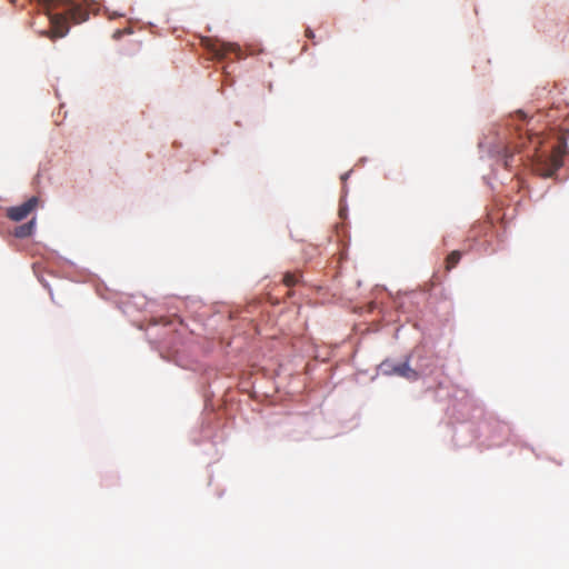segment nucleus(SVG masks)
Here are the masks:
<instances>
[{
	"label": "nucleus",
	"mask_w": 569,
	"mask_h": 569,
	"mask_svg": "<svg viewBox=\"0 0 569 569\" xmlns=\"http://www.w3.org/2000/svg\"><path fill=\"white\" fill-rule=\"evenodd\" d=\"M44 12L54 37H63L69 31V22L81 23L89 18V10L82 2L71 0H29Z\"/></svg>",
	"instance_id": "1"
},
{
	"label": "nucleus",
	"mask_w": 569,
	"mask_h": 569,
	"mask_svg": "<svg viewBox=\"0 0 569 569\" xmlns=\"http://www.w3.org/2000/svg\"><path fill=\"white\" fill-rule=\"evenodd\" d=\"M563 153L562 146L555 147L550 156L537 163V171L545 178L552 177L563 164Z\"/></svg>",
	"instance_id": "2"
},
{
	"label": "nucleus",
	"mask_w": 569,
	"mask_h": 569,
	"mask_svg": "<svg viewBox=\"0 0 569 569\" xmlns=\"http://www.w3.org/2000/svg\"><path fill=\"white\" fill-rule=\"evenodd\" d=\"M206 47L213 54V57L219 60L226 58L228 53H234L238 58H241L242 54L241 48L237 43L232 42L207 40Z\"/></svg>",
	"instance_id": "3"
},
{
	"label": "nucleus",
	"mask_w": 569,
	"mask_h": 569,
	"mask_svg": "<svg viewBox=\"0 0 569 569\" xmlns=\"http://www.w3.org/2000/svg\"><path fill=\"white\" fill-rule=\"evenodd\" d=\"M38 202V197H31L22 204L9 208L7 210V217L13 221H21L37 208Z\"/></svg>",
	"instance_id": "4"
},
{
	"label": "nucleus",
	"mask_w": 569,
	"mask_h": 569,
	"mask_svg": "<svg viewBox=\"0 0 569 569\" xmlns=\"http://www.w3.org/2000/svg\"><path fill=\"white\" fill-rule=\"evenodd\" d=\"M393 372L400 377H403L408 380H416L418 378V373L416 370L411 369L408 363H401L393 368Z\"/></svg>",
	"instance_id": "5"
},
{
	"label": "nucleus",
	"mask_w": 569,
	"mask_h": 569,
	"mask_svg": "<svg viewBox=\"0 0 569 569\" xmlns=\"http://www.w3.org/2000/svg\"><path fill=\"white\" fill-rule=\"evenodd\" d=\"M33 229H34V220L32 219L31 221L17 227L14 230V236L17 238L30 237L33 232Z\"/></svg>",
	"instance_id": "6"
},
{
	"label": "nucleus",
	"mask_w": 569,
	"mask_h": 569,
	"mask_svg": "<svg viewBox=\"0 0 569 569\" xmlns=\"http://www.w3.org/2000/svg\"><path fill=\"white\" fill-rule=\"evenodd\" d=\"M461 259V252L458 250H455L450 252L446 259V269L451 270L455 268Z\"/></svg>",
	"instance_id": "7"
},
{
	"label": "nucleus",
	"mask_w": 569,
	"mask_h": 569,
	"mask_svg": "<svg viewBox=\"0 0 569 569\" xmlns=\"http://www.w3.org/2000/svg\"><path fill=\"white\" fill-rule=\"evenodd\" d=\"M299 281H300V273L299 272H287L283 276V283L287 287H293V286L298 284Z\"/></svg>",
	"instance_id": "8"
},
{
	"label": "nucleus",
	"mask_w": 569,
	"mask_h": 569,
	"mask_svg": "<svg viewBox=\"0 0 569 569\" xmlns=\"http://www.w3.org/2000/svg\"><path fill=\"white\" fill-rule=\"evenodd\" d=\"M305 36L308 39H313L315 38V32L310 28H307L306 31H305Z\"/></svg>",
	"instance_id": "9"
},
{
	"label": "nucleus",
	"mask_w": 569,
	"mask_h": 569,
	"mask_svg": "<svg viewBox=\"0 0 569 569\" xmlns=\"http://www.w3.org/2000/svg\"><path fill=\"white\" fill-rule=\"evenodd\" d=\"M511 156L510 157H506V160H505V167L508 168L511 166Z\"/></svg>",
	"instance_id": "10"
},
{
	"label": "nucleus",
	"mask_w": 569,
	"mask_h": 569,
	"mask_svg": "<svg viewBox=\"0 0 569 569\" xmlns=\"http://www.w3.org/2000/svg\"><path fill=\"white\" fill-rule=\"evenodd\" d=\"M121 34H122L121 30H116L114 33H113V38L114 39H119Z\"/></svg>",
	"instance_id": "11"
},
{
	"label": "nucleus",
	"mask_w": 569,
	"mask_h": 569,
	"mask_svg": "<svg viewBox=\"0 0 569 569\" xmlns=\"http://www.w3.org/2000/svg\"><path fill=\"white\" fill-rule=\"evenodd\" d=\"M16 1H17V0H9V2H10V3H12V4H13V3H16Z\"/></svg>",
	"instance_id": "12"
}]
</instances>
